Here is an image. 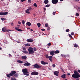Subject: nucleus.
<instances>
[{
    "label": "nucleus",
    "mask_w": 80,
    "mask_h": 80,
    "mask_svg": "<svg viewBox=\"0 0 80 80\" xmlns=\"http://www.w3.org/2000/svg\"><path fill=\"white\" fill-rule=\"evenodd\" d=\"M16 72L15 71H11V73L7 75V76L8 78H10V77L14 76L16 77H18V74L16 73Z\"/></svg>",
    "instance_id": "obj_1"
},
{
    "label": "nucleus",
    "mask_w": 80,
    "mask_h": 80,
    "mask_svg": "<svg viewBox=\"0 0 80 80\" xmlns=\"http://www.w3.org/2000/svg\"><path fill=\"white\" fill-rule=\"evenodd\" d=\"M74 74H73L72 75V77L73 78H80V75L79 73L76 71H74Z\"/></svg>",
    "instance_id": "obj_2"
},
{
    "label": "nucleus",
    "mask_w": 80,
    "mask_h": 80,
    "mask_svg": "<svg viewBox=\"0 0 80 80\" xmlns=\"http://www.w3.org/2000/svg\"><path fill=\"white\" fill-rule=\"evenodd\" d=\"M28 52H29V54L32 55L33 54L35 53V52L33 51V48L32 47H29L28 49Z\"/></svg>",
    "instance_id": "obj_3"
},
{
    "label": "nucleus",
    "mask_w": 80,
    "mask_h": 80,
    "mask_svg": "<svg viewBox=\"0 0 80 80\" xmlns=\"http://www.w3.org/2000/svg\"><path fill=\"white\" fill-rule=\"evenodd\" d=\"M22 72L24 73V75H26L27 76H28L29 75L28 73V69L26 68L24 69H23L22 71Z\"/></svg>",
    "instance_id": "obj_4"
},
{
    "label": "nucleus",
    "mask_w": 80,
    "mask_h": 80,
    "mask_svg": "<svg viewBox=\"0 0 80 80\" xmlns=\"http://www.w3.org/2000/svg\"><path fill=\"white\" fill-rule=\"evenodd\" d=\"M33 66L35 68H40L42 67L41 65H39L37 63H36L34 65H33Z\"/></svg>",
    "instance_id": "obj_5"
},
{
    "label": "nucleus",
    "mask_w": 80,
    "mask_h": 80,
    "mask_svg": "<svg viewBox=\"0 0 80 80\" xmlns=\"http://www.w3.org/2000/svg\"><path fill=\"white\" fill-rule=\"evenodd\" d=\"M58 2V0H52V2L53 4H56Z\"/></svg>",
    "instance_id": "obj_6"
},
{
    "label": "nucleus",
    "mask_w": 80,
    "mask_h": 80,
    "mask_svg": "<svg viewBox=\"0 0 80 80\" xmlns=\"http://www.w3.org/2000/svg\"><path fill=\"white\" fill-rule=\"evenodd\" d=\"M8 13V12H0V15L1 16H3L5 15H7Z\"/></svg>",
    "instance_id": "obj_7"
},
{
    "label": "nucleus",
    "mask_w": 80,
    "mask_h": 80,
    "mask_svg": "<svg viewBox=\"0 0 80 80\" xmlns=\"http://www.w3.org/2000/svg\"><path fill=\"white\" fill-rule=\"evenodd\" d=\"M31 74L32 75H37L38 74V72H33L31 73Z\"/></svg>",
    "instance_id": "obj_8"
},
{
    "label": "nucleus",
    "mask_w": 80,
    "mask_h": 80,
    "mask_svg": "<svg viewBox=\"0 0 80 80\" xmlns=\"http://www.w3.org/2000/svg\"><path fill=\"white\" fill-rule=\"evenodd\" d=\"M41 63L44 65H48V62H45L43 61H41Z\"/></svg>",
    "instance_id": "obj_9"
},
{
    "label": "nucleus",
    "mask_w": 80,
    "mask_h": 80,
    "mask_svg": "<svg viewBox=\"0 0 80 80\" xmlns=\"http://www.w3.org/2000/svg\"><path fill=\"white\" fill-rule=\"evenodd\" d=\"M15 29L16 30L18 31H19V32H22L23 31L22 30L19 29V28H18L17 27H16V28H15Z\"/></svg>",
    "instance_id": "obj_10"
},
{
    "label": "nucleus",
    "mask_w": 80,
    "mask_h": 80,
    "mask_svg": "<svg viewBox=\"0 0 80 80\" xmlns=\"http://www.w3.org/2000/svg\"><path fill=\"white\" fill-rule=\"evenodd\" d=\"M59 73V72L58 71H56L54 72V75H55L57 76H58Z\"/></svg>",
    "instance_id": "obj_11"
},
{
    "label": "nucleus",
    "mask_w": 80,
    "mask_h": 80,
    "mask_svg": "<svg viewBox=\"0 0 80 80\" xmlns=\"http://www.w3.org/2000/svg\"><path fill=\"white\" fill-rule=\"evenodd\" d=\"M27 41L29 42H33L34 40L32 39H28L27 40Z\"/></svg>",
    "instance_id": "obj_12"
},
{
    "label": "nucleus",
    "mask_w": 80,
    "mask_h": 80,
    "mask_svg": "<svg viewBox=\"0 0 80 80\" xmlns=\"http://www.w3.org/2000/svg\"><path fill=\"white\" fill-rule=\"evenodd\" d=\"M31 65V64H30V63H29V62H27L24 64V66H30Z\"/></svg>",
    "instance_id": "obj_13"
},
{
    "label": "nucleus",
    "mask_w": 80,
    "mask_h": 80,
    "mask_svg": "<svg viewBox=\"0 0 80 80\" xmlns=\"http://www.w3.org/2000/svg\"><path fill=\"white\" fill-rule=\"evenodd\" d=\"M52 58L53 57L52 56H50L48 58H49V60H50V61L52 62Z\"/></svg>",
    "instance_id": "obj_14"
},
{
    "label": "nucleus",
    "mask_w": 80,
    "mask_h": 80,
    "mask_svg": "<svg viewBox=\"0 0 80 80\" xmlns=\"http://www.w3.org/2000/svg\"><path fill=\"white\" fill-rule=\"evenodd\" d=\"M50 54L51 56H54L55 55V52H54V51H52L50 52Z\"/></svg>",
    "instance_id": "obj_15"
},
{
    "label": "nucleus",
    "mask_w": 80,
    "mask_h": 80,
    "mask_svg": "<svg viewBox=\"0 0 80 80\" xmlns=\"http://www.w3.org/2000/svg\"><path fill=\"white\" fill-rule=\"evenodd\" d=\"M43 2L45 4H48L49 3V1L48 0H45Z\"/></svg>",
    "instance_id": "obj_16"
},
{
    "label": "nucleus",
    "mask_w": 80,
    "mask_h": 80,
    "mask_svg": "<svg viewBox=\"0 0 80 80\" xmlns=\"http://www.w3.org/2000/svg\"><path fill=\"white\" fill-rule=\"evenodd\" d=\"M66 76V74H63L61 76V78L63 79H65L66 78L65 77Z\"/></svg>",
    "instance_id": "obj_17"
},
{
    "label": "nucleus",
    "mask_w": 80,
    "mask_h": 80,
    "mask_svg": "<svg viewBox=\"0 0 80 80\" xmlns=\"http://www.w3.org/2000/svg\"><path fill=\"white\" fill-rule=\"evenodd\" d=\"M27 57L25 56H22V59H26Z\"/></svg>",
    "instance_id": "obj_18"
},
{
    "label": "nucleus",
    "mask_w": 80,
    "mask_h": 80,
    "mask_svg": "<svg viewBox=\"0 0 80 80\" xmlns=\"http://www.w3.org/2000/svg\"><path fill=\"white\" fill-rule=\"evenodd\" d=\"M22 52L23 53H25L27 55H28V51L27 50L23 51H22Z\"/></svg>",
    "instance_id": "obj_19"
},
{
    "label": "nucleus",
    "mask_w": 80,
    "mask_h": 80,
    "mask_svg": "<svg viewBox=\"0 0 80 80\" xmlns=\"http://www.w3.org/2000/svg\"><path fill=\"white\" fill-rule=\"evenodd\" d=\"M26 24H27V25H28L29 27H30L31 25V23H30V22H27L26 23Z\"/></svg>",
    "instance_id": "obj_20"
},
{
    "label": "nucleus",
    "mask_w": 80,
    "mask_h": 80,
    "mask_svg": "<svg viewBox=\"0 0 80 80\" xmlns=\"http://www.w3.org/2000/svg\"><path fill=\"white\" fill-rule=\"evenodd\" d=\"M17 62H18V63L21 64L23 63V61H22L20 60H18V61H17Z\"/></svg>",
    "instance_id": "obj_21"
},
{
    "label": "nucleus",
    "mask_w": 80,
    "mask_h": 80,
    "mask_svg": "<svg viewBox=\"0 0 80 80\" xmlns=\"http://www.w3.org/2000/svg\"><path fill=\"white\" fill-rule=\"evenodd\" d=\"M54 52L55 54H58L60 53V51L58 50H57L56 51H54Z\"/></svg>",
    "instance_id": "obj_22"
},
{
    "label": "nucleus",
    "mask_w": 80,
    "mask_h": 80,
    "mask_svg": "<svg viewBox=\"0 0 80 80\" xmlns=\"http://www.w3.org/2000/svg\"><path fill=\"white\" fill-rule=\"evenodd\" d=\"M29 11H30V10H25L26 13H28V14H30V12H29Z\"/></svg>",
    "instance_id": "obj_23"
},
{
    "label": "nucleus",
    "mask_w": 80,
    "mask_h": 80,
    "mask_svg": "<svg viewBox=\"0 0 80 80\" xmlns=\"http://www.w3.org/2000/svg\"><path fill=\"white\" fill-rule=\"evenodd\" d=\"M37 25H38V27L39 28L40 26H41V24H40V23H38V24H37Z\"/></svg>",
    "instance_id": "obj_24"
},
{
    "label": "nucleus",
    "mask_w": 80,
    "mask_h": 80,
    "mask_svg": "<svg viewBox=\"0 0 80 80\" xmlns=\"http://www.w3.org/2000/svg\"><path fill=\"white\" fill-rule=\"evenodd\" d=\"M44 56L46 58H49V56L48 54H46Z\"/></svg>",
    "instance_id": "obj_25"
},
{
    "label": "nucleus",
    "mask_w": 80,
    "mask_h": 80,
    "mask_svg": "<svg viewBox=\"0 0 80 80\" xmlns=\"http://www.w3.org/2000/svg\"><path fill=\"white\" fill-rule=\"evenodd\" d=\"M2 31L3 32H6V30L5 29V27H4V28H2Z\"/></svg>",
    "instance_id": "obj_26"
},
{
    "label": "nucleus",
    "mask_w": 80,
    "mask_h": 80,
    "mask_svg": "<svg viewBox=\"0 0 80 80\" xmlns=\"http://www.w3.org/2000/svg\"><path fill=\"white\" fill-rule=\"evenodd\" d=\"M25 46H30V44L29 43H27L24 45Z\"/></svg>",
    "instance_id": "obj_27"
},
{
    "label": "nucleus",
    "mask_w": 80,
    "mask_h": 80,
    "mask_svg": "<svg viewBox=\"0 0 80 80\" xmlns=\"http://www.w3.org/2000/svg\"><path fill=\"white\" fill-rule=\"evenodd\" d=\"M32 10V8L31 7H29L28 8V9H27V10Z\"/></svg>",
    "instance_id": "obj_28"
},
{
    "label": "nucleus",
    "mask_w": 80,
    "mask_h": 80,
    "mask_svg": "<svg viewBox=\"0 0 80 80\" xmlns=\"http://www.w3.org/2000/svg\"><path fill=\"white\" fill-rule=\"evenodd\" d=\"M33 6L36 7H37V5L36 3H34V4H33Z\"/></svg>",
    "instance_id": "obj_29"
},
{
    "label": "nucleus",
    "mask_w": 80,
    "mask_h": 80,
    "mask_svg": "<svg viewBox=\"0 0 80 80\" xmlns=\"http://www.w3.org/2000/svg\"><path fill=\"white\" fill-rule=\"evenodd\" d=\"M22 23L23 25H25V20H23L22 21Z\"/></svg>",
    "instance_id": "obj_30"
},
{
    "label": "nucleus",
    "mask_w": 80,
    "mask_h": 80,
    "mask_svg": "<svg viewBox=\"0 0 80 80\" xmlns=\"http://www.w3.org/2000/svg\"><path fill=\"white\" fill-rule=\"evenodd\" d=\"M50 5H51L50 4H47L45 6V7H49L50 6Z\"/></svg>",
    "instance_id": "obj_31"
},
{
    "label": "nucleus",
    "mask_w": 80,
    "mask_h": 80,
    "mask_svg": "<svg viewBox=\"0 0 80 80\" xmlns=\"http://www.w3.org/2000/svg\"><path fill=\"white\" fill-rule=\"evenodd\" d=\"M74 47L77 48L78 47V45L77 44H74Z\"/></svg>",
    "instance_id": "obj_32"
},
{
    "label": "nucleus",
    "mask_w": 80,
    "mask_h": 80,
    "mask_svg": "<svg viewBox=\"0 0 80 80\" xmlns=\"http://www.w3.org/2000/svg\"><path fill=\"white\" fill-rule=\"evenodd\" d=\"M76 15L77 16H79L80 15V14L78 12H77L76 13Z\"/></svg>",
    "instance_id": "obj_33"
},
{
    "label": "nucleus",
    "mask_w": 80,
    "mask_h": 80,
    "mask_svg": "<svg viewBox=\"0 0 80 80\" xmlns=\"http://www.w3.org/2000/svg\"><path fill=\"white\" fill-rule=\"evenodd\" d=\"M51 45V44L50 43H48V44H47V45H48V46H50Z\"/></svg>",
    "instance_id": "obj_34"
},
{
    "label": "nucleus",
    "mask_w": 80,
    "mask_h": 80,
    "mask_svg": "<svg viewBox=\"0 0 80 80\" xmlns=\"http://www.w3.org/2000/svg\"><path fill=\"white\" fill-rule=\"evenodd\" d=\"M48 27V24L47 23L45 24V27Z\"/></svg>",
    "instance_id": "obj_35"
},
{
    "label": "nucleus",
    "mask_w": 80,
    "mask_h": 80,
    "mask_svg": "<svg viewBox=\"0 0 80 80\" xmlns=\"http://www.w3.org/2000/svg\"><path fill=\"white\" fill-rule=\"evenodd\" d=\"M11 80H17L15 78H11Z\"/></svg>",
    "instance_id": "obj_36"
},
{
    "label": "nucleus",
    "mask_w": 80,
    "mask_h": 80,
    "mask_svg": "<svg viewBox=\"0 0 80 80\" xmlns=\"http://www.w3.org/2000/svg\"><path fill=\"white\" fill-rule=\"evenodd\" d=\"M32 1L31 0H28V3H31Z\"/></svg>",
    "instance_id": "obj_37"
},
{
    "label": "nucleus",
    "mask_w": 80,
    "mask_h": 80,
    "mask_svg": "<svg viewBox=\"0 0 80 80\" xmlns=\"http://www.w3.org/2000/svg\"><path fill=\"white\" fill-rule=\"evenodd\" d=\"M69 36L70 38H72V35L70 34H69Z\"/></svg>",
    "instance_id": "obj_38"
},
{
    "label": "nucleus",
    "mask_w": 80,
    "mask_h": 80,
    "mask_svg": "<svg viewBox=\"0 0 80 80\" xmlns=\"http://www.w3.org/2000/svg\"><path fill=\"white\" fill-rule=\"evenodd\" d=\"M33 50H34V51H37V49H36V48L35 47H34V48H33Z\"/></svg>",
    "instance_id": "obj_39"
},
{
    "label": "nucleus",
    "mask_w": 80,
    "mask_h": 80,
    "mask_svg": "<svg viewBox=\"0 0 80 80\" xmlns=\"http://www.w3.org/2000/svg\"><path fill=\"white\" fill-rule=\"evenodd\" d=\"M1 19L2 20H5V18H1Z\"/></svg>",
    "instance_id": "obj_40"
},
{
    "label": "nucleus",
    "mask_w": 80,
    "mask_h": 80,
    "mask_svg": "<svg viewBox=\"0 0 80 80\" xmlns=\"http://www.w3.org/2000/svg\"><path fill=\"white\" fill-rule=\"evenodd\" d=\"M69 31V29H68L66 30V32H68Z\"/></svg>",
    "instance_id": "obj_41"
},
{
    "label": "nucleus",
    "mask_w": 80,
    "mask_h": 80,
    "mask_svg": "<svg viewBox=\"0 0 80 80\" xmlns=\"http://www.w3.org/2000/svg\"><path fill=\"white\" fill-rule=\"evenodd\" d=\"M22 49L23 50H26V48H25V47H23L22 48Z\"/></svg>",
    "instance_id": "obj_42"
},
{
    "label": "nucleus",
    "mask_w": 80,
    "mask_h": 80,
    "mask_svg": "<svg viewBox=\"0 0 80 80\" xmlns=\"http://www.w3.org/2000/svg\"><path fill=\"white\" fill-rule=\"evenodd\" d=\"M78 10L80 12V8H78Z\"/></svg>",
    "instance_id": "obj_43"
},
{
    "label": "nucleus",
    "mask_w": 80,
    "mask_h": 80,
    "mask_svg": "<svg viewBox=\"0 0 80 80\" xmlns=\"http://www.w3.org/2000/svg\"><path fill=\"white\" fill-rule=\"evenodd\" d=\"M53 15H55V12H53L52 13Z\"/></svg>",
    "instance_id": "obj_44"
},
{
    "label": "nucleus",
    "mask_w": 80,
    "mask_h": 80,
    "mask_svg": "<svg viewBox=\"0 0 80 80\" xmlns=\"http://www.w3.org/2000/svg\"><path fill=\"white\" fill-rule=\"evenodd\" d=\"M41 30L42 31H45V29L42 28V29H41Z\"/></svg>",
    "instance_id": "obj_45"
},
{
    "label": "nucleus",
    "mask_w": 80,
    "mask_h": 80,
    "mask_svg": "<svg viewBox=\"0 0 80 80\" xmlns=\"http://www.w3.org/2000/svg\"><path fill=\"white\" fill-rule=\"evenodd\" d=\"M6 31H7L8 32H9L11 31V30H6Z\"/></svg>",
    "instance_id": "obj_46"
},
{
    "label": "nucleus",
    "mask_w": 80,
    "mask_h": 80,
    "mask_svg": "<svg viewBox=\"0 0 80 80\" xmlns=\"http://www.w3.org/2000/svg\"><path fill=\"white\" fill-rule=\"evenodd\" d=\"M18 23H19V25H21V23L20 21L18 22Z\"/></svg>",
    "instance_id": "obj_47"
},
{
    "label": "nucleus",
    "mask_w": 80,
    "mask_h": 80,
    "mask_svg": "<svg viewBox=\"0 0 80 80\" xmlns=\"http://www.w3.org/2000/svg\"><path fill=\"white\" fill-rule=\"evenodd\" d=\"M78 72L80 73V69H78Z\"/></svg>",
    "instance_id": "obj_48"
},
{
    "label": "nucleus",
    "mask_w": 80,
    "mask_h": 80,
    "mask_svg": "<svg viewBox=\"0 0 80 80\" xmlns=\"http://www.w3.org/2000/svg\"><path fill=\"white\" fill-rule=\"evenodd\" d=\"M52 66H53V67H55L56 66V65L55 64H53Z\"/></svg>",
    "instance_id": "obj_49"
},
{
    "label": "nucleus",
    "mask_w": 80,
    "mask_h": 80,
    "mask_svg": "<svg viewBox=\"0 0 80 80\" xmlns=\"http://www.w3.org/2000/svg\"><path fill=\"white\" fill-rule=\"evenodd\" d=\"M71 35H74V32H71Z\"/></svg>",
    "instance_id": "obj_50"
},
{
    "label": "nucleus",
    "mask_w": 80,
    "mask_h": 80,
    "mask_svg": "<svg viewBox=\"0 0 80 80\" xmlns=\"http://www.w3.org/2000/svg\"><path fill=\"white\" fill-rule=\"evenodd\" d=\"M50 27H48V30H50Z\"/></svg>",
    "instance_id": "obj_51"
},
{
    "label": "nucleus",
    "mask_w": 80,
    "mask_h": 80,
    "mask_svg": "<svg viewBox=\"0 0 80 80\" xmlns=\"http://www.w3.org/2000/svg\"><path fill=\"white\" fill-rule=\"evenodd\" d=\"M26 0H21L22 2H23L24 1H26Z\"/></svg>",
    "instance_id": "obj_52"
},
{
    "label": "nucleus",
    "mask_w": 80,
    "mask_h": 80,
    "mask_svg": "<svg viewBox=\"0 0 80 80\" xmlns=\"http://www.w3.org/2000/svg\"><path fill=\"white\" fill-rule=\"evenodd\" d=\"M66 57H68V58H69L70 56L69 55H66Z\"/></svg>",
    "instance_id": "obj_53"
},
{
    "label": "nucleus",
    "mask_w": 80,
    "mask_h": 80,
    "mask_svg": "<svg viewBox=\"0 0 80 80\" xmlns=\"http://www.w3.org/2000/svg\"><path fill=\"white\" fill-rule=\"evenodd\" d=\"M11 25H12V26H13V25H14V23H12H12H11Z\"/></svg>",
    "instance_id": "obj_54"
},
{
    "label": "nucleus",
    "mask_w": 80,
    "mask_h": 80,
    "mask_svg": "<svg viewBox=\"0 0 80 80\" xmlns=\"http://www.w3.org/2000/svg\"><path fill=\"white\" fill-rule=\"evenodd\" d=\"M61 56H62V57H64V55L61 54Z\"/></svg>",
    "instance_id": "obj_55"
},
{
    "label": "nucleus",
    "mask_w": 80,
    "mask_h": 80,
    "mask_svg": "<svg viewBox=\"0 0 80 80\" xmlns=\"http://www.w3.org/2000/svg\"><path fill=\"white\" fill-rule=\"evenodd\" d=\"M44 11L46 10V8H44Z\"/></svg>",
    "instance_id": "obj_56"
},
{
    "label": "nucleus",
    "mask_w": 80,
    "mask_h": 80,
    "mask_svg": "<svg viewBox=\"0 0 80 80\" xmlns=\"http://www.w3.org/2000/svg\"><path fill=\"white\" fill-rule=\"evenodd\" d=\"M17 26H18V27H20V25H17Z\"/></svg>",
    "instance_id": "obj_57"
},
{
    "label": "nucleus",
    "mask_w": 80,
    "mask_h": 80,
    "mask_svg": "<svg viewBox=\"0 0 80 80\" xmlns=\"http://www.w3.org/2000/svg\"><path fill=\"white\" fill-rule=\"evenodd\" d=\"M67 55H64V57H66Z\"/></svg>",
    "instance_id": "obj_58"
},
{
    "label": "nucleus",
    "mask_w": 80,
    "mask_h": 80,
    "mask_svg": "<svg viewBox=\"0 0 80 80\" xmlns=\"http://www.w3.org/2000/svg\"><path fill=\"white\" fill-rule=\"evenodd\" d=\"M70 73H68V75H69V76H70Z\"/></svg>",
    "instance_id": "obj_59"
},
{
    "label": "nucleus",
    "mask_w": 80,
    "mask_h": 80,
    "mask_svg": "<svg viewBox=\"0 0 80 80\" xmlns=\"http://www.w3.org/2000/svg\"><path fill=\"white\" fill-rule=\"evenodd\" d=\"M61 70L63 71V69L62 68H61Z\"/></svg>",
    "instance_id": "obj_60"
},
{
    "label": "nucleus",
    "mask_w": 80,
    "mask_h": 80,
    "mask_svg": "<svg viewBox=\"0 0 80 80\" xmlns=\"http://www.w3.org/2000/svg\"><path fill=\"white\" fill-rule=\"evenodd\" d=\"M77 80H80V79L79 78H77L76 79Z\"/></svg>",
    "instance_id": "obj_61"
},
{
    "label": "nucleus",
    "mask_w": 80,
    "mask_h": 80,
    "mask_svg": "<svg viewBox=\"0 0 80 80\" xmlns=\"http://www.w3.org/2000/svg\"><path fill=\"white\" fill-rule=\"evenodd\" d=\"M60 1H63L64 0H60Z\"/></svg>",
    "instance_id": "obj_62"
},
{
    "label": "nucleus",
    "mask_w": 80,
    "mask_h": 80,
    "mask_svg": "<svg viewBox=\"0 0 80 80\" xmlns=\"http://www.w3.org/2000/svg\"><path fill=\"white\" fill-rule=\"evenodd\" d=\"M30 30H31V31H33V30H32V29H31Z\"/></svg>",
    "instance_id": "obj_63"
},
{
    "label": "nucleus",
    "mask_w": 80,
    "mask_h": 80,
    "mask_svg": "<svg viewBox=\"0 0 80 80\" xmlns=\"http://www.w3.org/2000/svg\"><path fill=\"white\" fill-rule=\"evenodd\" d=\"M18 42V43H20V42Z\"/></svg>",
    "instance_id": "obj_64"
}]
</instances>
